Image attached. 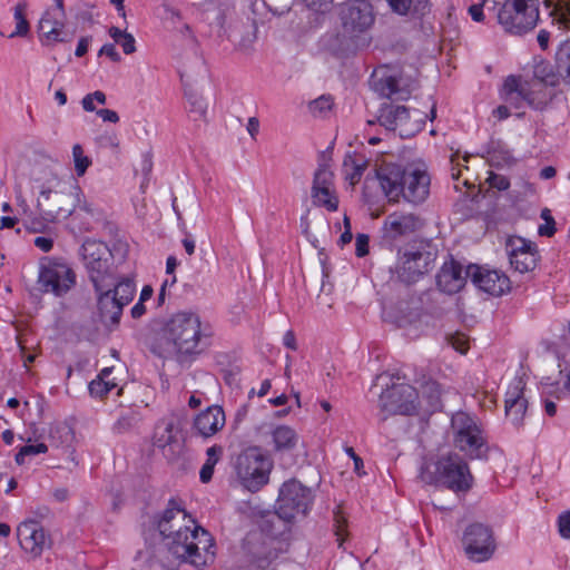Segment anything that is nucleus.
Instances as JSON below:
<instances>
[{"label": "nucleus", "instance_id": "obj_1", "mask_svg": "<svg viewBox=\"0 0 570 570\" xmlns=\"http://www.w3.org/2000/svg\"><path fill=\"white\" fill-rule=\"evenodd\" d=\"M157 528L165 540L168 553L160 560L165 570H177L181 562L197 569L214 562L213 537L176 503L170 502L164 510L157 520Z\"/></svg>", "mask_w": 570, "mask_h": 570}, {"label": "nucleus", "instance_id": "obj_2", "mask_svg": "<svg viewBox=\"0 0 570 570\" xmlns=\"http://www.w3.org/2000/svg\"><path fill=\"white\" fill-rule=\"evenodd\" d=\"M311 490L296 480L283 484L278 497L277 514L264 521L263 525L250 530L243 542L248 561L262 570H274L285 550V543L272 532L274 520L291 522L304 517L311 505Z\"/></svg>", "mask_w": 570, "mask_h": 570}, {"label": "nucleus", "instance_id": "obj_3", "mask_svg": "<svg viewBox=\"0 0 570 570\" xmlns=\"http://www.w3.org/2000/svg\"><path fill=\"white\" fill-rule=\"evenodd\" d=\"M213 335L209 324L198 313L179 311L163 321L151 350L164 358L183 361L199 354L202 345Z\"/></svg>", "mask_w": 570, "mask_h": 570}, {"label": "nucleus", "instance_id": "obj_4", "mask_svg": "<svg viewBox=\"0 0 570 570\" xmlns=\"http://www.w3.org/2000/svg\"><path fill=\"white\" fill-rule=\"evenodd\" d=\"M375 177L389 204L417 205L429 197L431 178L422 165L403 166L383 160L375 166Z\"/></svg>", "mask_w": 570, "mask_h": 570}, {"label": "nucleus", "instance_id": "obj_5", "mask_svg": "<svg viewBox=\"0 0 570 570\" xmlns=\"http://www.w3.org/2000/svg\"><path fill=\"white\" fill-rule=\"evenodd\" d=\"M37 188L40 194L37 207L49 220L68 217L75 210L79 194L77 184L63 181L49 173Z\"/></svg>", "mask_w": 570, "mask_h": 570}, {"label": "nucleus", "instance_id": "obj_6", "mask_svg": "<svg viewBox=\"0 0 570 570\" xmlns=\"http://www.w3.org/2000/svg\"><path fill=\"white\" fill-rule=\"evenodd\" d=\"M420 478L428 484L444 485L455 492L469 490L473 480L468 464L454 453L425 463L421 468Z\"/></svg>", "mask_w": 570, "mask_h": 570}, {"label": "nucleus", "instance_id": "obj_7", "mask_svg": "<svg viewBox=\"0 0 570 570\" xmlns=\"http://www.w3.org/2000/svg\"><path fill=\"white\" fill-rule=\"evenodd\" d=\"M451 441L468 459H480L487 451V436L481 422L466 412H456L451 420Z\"/></svg>", "mask_w": 570, "mask_h": 570}, {"label": "nucleus", "instance_id": "obj_8", "mask_svg": "<svg viewBox=\"0 0 570 570\" xmlns=\"http://www.w3.org/2000/svg\"><path fill=\"white\" fill-rule=\"evenodd\" d=\"M80 258L95 291L114 285V255L106 243L87 239L81 245Z\"/></svg>", "mask_w": 570, "mask_h": 570}, {"label": "nucleus", "instance_id": "obj_9", "mask_svg": "<svg viewBox=\"0 0 570 570\" xmlns=\"http://www.w3.org/2000/svg\"><path fill=\"white\" fill-rule=\"evenodd\" d=\"M37 283L42 293L65 297L77 285V273L62 257H43L39 262Z\"/></svg>", "mask_w": 570, "mask_h": 570}, {"label": "nucleus", "instance_id": "obj_10", "mask_svg": "<svg viewBox=\"0 0 570 570\" xmlns=\"http://www.w3.org/2000/svg\"><path fill=\"white\" fill-rule=\"evenodd\" d=\"M272 463L259 446L245 449L236 459L235 471L242 485L250 492L268 482Z\"/></svg>", "mask_w": 570, "mask_h": 570}, {"label": "nucleus", "instance_id": "obj_11", "mask_svg": "<svg viewBox=\"0 0 570 570\" xmlns=\"http://www.w3.org/2000/svg\"><path fill=\"white\" fill-rule=\"evenodd\" d=\"M539 20L538 0H507L498 12L502 28L513 35L532 30Z\"/></svg>", "mask_w": 570, "mask_h": 570}, {"label": "nucleus", "instance_id": "obj_12", "mask_svg": "<svg viewBox=\"0 0 570 570\" xmlns=\"http://www.w3.org/2000/svg\"><path fill=\"white\" fill-rule=\"evenodd\" d=\"M379 121L389 130H397L401 137H411L421 130L424 115L416 109L411 111L404 106L385 104L380 110Z\"/></svg>", "mask_w": 570, "mask_h": 570}, {"label": "nucleus", "instance_id": "obj_13", "mask_svg": "<svg viewBox=\"0 0 570 570\" xmlns=\"http://www.w3.org/2000/svg\"><path fill=\"white\" fill-rule=\"evenodd\" d=\"M389 317L411 336H419L436 326V318L431 313L423 312L417 302L400 303Z\"/></svg>", "mask_w": 570, "mask_h": 570}, {"label": "nucleus", "instance_id": "obj_14", "mask_svg": "<svg viewBox=\"0 0 570 570\" xmlns=\"http://www.w3.org/2000/svg\"><path fill=\"white\" fill-rule=\"evenodd\" d=\"M462 546L468 558L474 562L488 561L495 551L492 530L483 523L469 524L462 535Z\"/></svg>", "mask_w": 570, "mask_h": 570}, {"label": "nucleus", "instance_id": "obj_15", "mask_svg": "<svg viewBox=\"0 0 570 570\" xmlns=\"http://www.w3.org/2000/svg\"><path fill=\"white\" fill-rule=\"evenodd\" d=\"M95 292L101 314L117 322L122 313L124 306L132 301L136 286L132 279L126 277L117 282L114 289L109 286Z\"/></svg>", "mask_w": 570, "mask_h": 570}, {"label": "nucleus", "instance_id": "obj_16", "mask_svg": "<svg viewBox=\"0 0 570 570\" xmlns=\"http://www.w3.org/2000/svg\"><path fill=\"white\" fill-rule=\"evenodd\" d=\"M264 442L276 455L291 454L303 445L297 430L287 424H265L258 428Z\"/></svg>", "mask_w": 570, "mask_h": 570}, {"label": "nucleus", "instance_id": "obj_17", "mask_svg": "<svg viewBox=\"0 0 570 570\" xmlns=\"http://www.w3.org/2000/svg\"><path fill=\"white\" fill-rule=\"evenodd\" d=\"M419 393L409 384L394 385L380 396L381 410L386 414H413L421 405Z\"/></svg>", "mask_w": 570, "mask_h": 570}, {"label": "nucleus", "instance_id": "obj_18", "mask_svg": "<svg viewBox=\"0 0 570 570\" xmlns=\"http://www.w3.org/2000/svg\"><path fill=\"white\" fill-rule=\"evenodd\" d=\"M153 445L169 460L177 458L184 446L181 430L173 419H164L157 423L153 434Z\"/></svg>", "mask_w": 570, "mask_h": 570}, {"label": "nucleus", "instance_id": "obj_19", "mask_svg": "<svg viewBox=\"0 0 570 570\" xmlns=\"http://www.w3.org/2000/svg\"><path fill=\"white\" fill-rule=\"evenodd\" d=\"M341 18L344 31L356 36L372 27L374 22L373 8L366 0H354L345 4Z\"/></svg>", "mask_w": 570, "mask_h": 570}, {"label": "nucleus", "instance_id": "obj_20", "mask_svg": "<svg viewBox=\"0 0 570 570\" xmlns=\"http://www.w3.org/2000/svg\"><path fill=\"white\" fill-rule=\"evenodd\" d=\"M20 548L30 558H39L50 547V538L43 527L36 520H26L17 528Z\"/></svg>", "mask_w": 570, "mask_h": 570}, {"label": "nucleus", "instance_id": "obj_21", "mask_svg": "<svg viewBox=\"0 0 570 570\" xmlns=\"http://www.w3.org/2000/svg\"><path fill=\"white\" fill-rule=\"evenodd\" d=\"M333 177V173L326 165H320L314 174L311 194L314 205L325 207L330 212H335L338 207Z\"/></svg>", "mask_w": 570, "mask_h": 570}, {"label": "nucleus", "instance_id": "obj_22", "mask_svg": "<svg viewBox=\"0 0 570 570\" xmlns=\"http://www.w3.org/2000/svg\"><path fill=\"white\" fill-rule=\"evenodd\" d=\"M468 274L472 283L482 292L501 296L509 292L510 281L505 274L497 269H489L487 267L470 265Z\"/></svg>", "mask_w": 570, "mask_h": 570}, {"label": "nucleus", "instance_id": "obj_23", "mask_svg": "<svg viewBox=\"0 0 570 570\" xmlns=\"http://www.w3.org/2000/svg\"><path fill=\"white\" fill-rule=\"evenodd\" d=\"M373 87L381 96L389 99H407L414 88L413 81L403 79L402 76L389 70H379L373 76Z\"/></svg>", "mask_w": 570, "mask_h": 570}, {"label": "nucleus", "instance_id": "obj_24", "mask_svg": "<svg viewBox=\"0 0 570 570\" xmlns=\"http://www.w3.org/2000/svg\"><path fill=\"white\" fill-rule=\"evenodd\" d=\"M420 227V219L416 215L406 212H394L389 214L382 226V238L385 242H393L413 234Z\"/></svg>", "mask_w": 570, "mask_h": 570}, {"label": "nucleus", "instance_id": "obj_25", "mask_svg": "<svg viewBox=\"0 0 570 570\" xmlns=\"http://www.w3.org/2000/svg\"><path fill=\"white\" fill-rule=\"evenodd\" d=\"M508 250L512 267L520 272L527 273L537 266L538 250L534 244L521 238L513 237L509 239Z\"/></svg>", "mask_w": 570, "mask_h": 570}, {"label": "nucleus", "instance_id": "obj_26", "mask_svg": "<svg viewBox=\"0 0 570 570\" xmlns=\"http://www.w3.org/2000/svg\"><path fill=\"white\" fill-rule=\"evenodd\" d=\"M468 277V268L464 269L460 263L450 259L443 263L436 274V285L441 292L452 295L465 286Z\"/></svg>", "mask_w": 570, "mask_h": 570}, {"label": "nucleus", "instance_id": "obj_27", "mask_svg": "<svg viewBox=\"0 0 570 570\" xmlns=\"http://www.w3.org/2000/svg\"><path fill=\"white\" fill-rule=\"evenodd\" d=\"M426 268V257L421 252H404L399 256L395 273L402 282L414 283Z\"/></svg>", "mask_w": 570, "mask_h": 570}, {"label": "nucleus", "instance_id": "obj_28", "mask_svg": "<svg viewBox=\"0 0 570 570\" xmlns=\"http://www.w3.org/2000/svg\"><path fill=\"white\" fill-rule=\"evenodd\" d=\"M524 87L525 79L515 76L508 77L500 90L501 99L517 110L522 109L524 106H529V102H533L534 99L529 98V94Z\"/></svg>", "mask_w": 570, "mask_h": 570}, {"label": "nucleus", "instance_id": "obj_29", "mask_svg": "<svg viewBox=\"0 0 570 570\" xmlns=\"http://www.w3.org/2000/svg\"><path fill=\"white\" fill-rule=\"evenodd\" d=\"M226 423L225 413L220 406L214 405L200 412L194 421L197 432L204 438H210L220 431Z\"/></svg>", "mask_w": 570, "mask_h": 570}, {"label": "nucleus", "instance_id": "obj_30", "mask_svg": "<svg viewBox=\"0 0 570 570\" xmlns=\"http://www.w3.org/2000/svg\"><path fill=\"white\" fill-rule=\"evenodd\" d=\"M65 18L46 12L39 22L40 40L46 46L68 41V35L63 30Z\"/></svg>", "mask_w": 570, "mask_h": 570}, {"label": "nucleus", "instance_id": "obj_31", "mask_svg": "<svg viewBox=\"0 0 570 570\" xmlns=\"http://www.w3.org/2000/svg\"><path fill=\"white\" fill-rule=\"evenodd\" d=\"M366 167L367 161L363 157L347 155L343 163L345 178L351 185L357 184Z\"/></svg>", "mask_w": 570, "mask_h": 570}, {"label": "nucleus", "instance_id": "obj_32", "mask_svg": "<svg viewBox=\"0 0 570 570\" xmlns=\"http://www.w3.org/2000/svg\"><path fill=\"white\" fill-rule=\"evenodd\" d=\"M141 420V416L139 412L135 410H126L121 412L117 421L112 425V431L116 434H125L134 431L139 422Z\"/></svg>", "mask_w": 570, "mask_h": 570}, {"label": "nucleus", "instance_id": "obj_33", "mask_svg": "<svg viewBox=\"0 0 570 570\" xmlns=\"http://www.w3.org/2000/svg\"><path fill=\"white\" fill-rule=\"evenodd\" d=\"M387 2L399 14H423L428 8V0H387Z\"/></svg>", "mask_w": 570, "mask_h": 570}, {"label": "nucleus", "instance_id": "obj_34", "mask_svg": "<svg viewBox=\"0 0 570 570\" xmlns=\"http://www.w3.org/2000/svg\"><path fill=\"white\" fill-rule=\"evenodd\" d=\"M48 452V445L43 442H31V439H28L27 443L19 449L14 456V461L18 465H23L28 462V460L32 456L45 454Z\"/></svg>", "mask_w": 570, "mask_h": 570}, {"label": "nucleus", "instance_id": "obj_35", "mask_svg": "<svg viewBox=\"0 0 570 570\" xmlns=\"http://www.w3.org/2000/svg\"><path fill=\"white\" fill-rule=\"evenodd\" d=\"M534 79L544 86L556 87L561 81V71L557 73L549 63H539L534 68Z\"/></svg>", "mask_w": 570, "mask_h": 570}, {"label": "nucleus", "instance_id": "obj_36", "mask_svg": "<svg viewBox=\"0 0 570 570\" xmlns=\"http://www.w3.org/2000/svg\"><path fill=\"white\" fill-rule=\"evenodd\" d=\"M568 370L566 380L561 386L558 382H542V393L556 399H563L570 393V360L567 361Z\"/></svg>", "mask_w": 570, "mask_h": 570}, {"label": "nucleus", "instance_id": "obj_37", "mask_svg": "<svg viewBox=\"0 0 570 570\" xmlns=\"http://www.w3.org/2000/svg\"><path fill=\"white\" fill-rule=\"evenodd\" d=\"M544 85L539 82L535 79L532 80H525V90L528 91L529 98H533V102H529L530 107L533 108H541L543 107L548 101V95L544 89Z\"/></svg>", "mask_w": 570, "mask_h": 570}, {"label": "nucleus", "instance_id": "obj_38", "mask_svg": "<svg viewBox=\"0 0 570 570\" xmlns=\"http://www.w3.org/2000/svg\"><path fill=\"white\" fill-rule=\"evenodd\" d=\"M440 395L441 389L435 381L430 380L421 385V397L426 401L429 406L435 407L439 404Z\"/></svg>", "mask_w": 570, "mask_h": 570}, {"label": "nucleus", "instance_id": "obj_39", "mask_svg": "<svg viewBox=\"0 0 570 570\" xmlns=\"http://www.w3.org/2000/svg\"><path fill=\"white\" fill-rule=\"evenodd\" d=\"M186 98L189 105L188 111L198 116V118L204 119L207 114L208 104L205 98L194 91H189L186 94Z\"/></svg>", "mask_w": 570, "mask_h": 570}, {"label": "nucleus", "instance_id": "obj_40", "mask_svg": "<svg viewBox=\"0 0 570 570\" xmlns=\"http://www.w3.org/2000/svg\"><path fill=\"white\" fill-rule=\"evenodd\" d=\"M26 4H17L14 8L13 18L16 20V30L9 36L10 38L14 37H24L29 32V22L26 19Z\"/></svg>", "mask_w": 570, "mask_h": 570}, {"label": "nucleus", "instance_id": "obj_41", "mask_svg": "<svg viewBox=\"0 0 570 570\" xmlns=\"http://www.w3.org/2000/svg\"><path fill=\"white\" fill-rule=\"evenodd\" d=\"M110 374H111V368L106 367L100 372V374L98 375V377L96 380L90 382L89 392L92 396L102 397L104 395H106L108 393L107 379H108V376H110Z\"/></svg>", "mask_w": 570, "mask_h": 570}, {"label": "nucleus", "instance_id": "obj_42", "mask_svg": "<svg viewBox=\"0 0 570 570\" xmlns=\"http://www.w3.org/2000/svg\"><path fill=\"white\" fill-rule=\"evenodd\" d=\"M524 382L521 377H514L510 383L505 393V405L517 403L520 401H527L524 395Z\"/></svg>", "mask_w": 570, "mask_h": 570}, {"label": "nucleus", "instance_id": "obj_43", "mask_svg": "<svg viewBox=\"0 0 570 570\" xmlns=\"http://www.w3.org/2000/svg\"><path fill=\"white\" fill-rule=\"evenodd\" d=\"M553 19L563 28L570 29V0H556Z\"/></svg>", "mask_w": 570, "mask_h": 570}, {"label": "nucleus", "instance_id": "obj_44", "mask_svg": "<svg viewBox=\"0 0 570 570\" xmlns=\"http://www.w3.org/2000/svg\"><path fill=\"white\" fill-rule=\"evenodd\" d=\"M528 407V401L505 405V414L513 425L518 426L522 423Z\"/></svg>", "mask_w": 570, "mask_h": 570}, {"label": "nucleus", "instance_id": "obj_45", "mask_svg": "<svg viewBox=\"0 0 570 570\" xmlns=\"http://www.w3.org/2000/svg\"><path fill=\"white\" fill-rule=\"evenodd\" d=\"M72 158L77 175L79 177L85 175L86 170L91 165V160L83 154L82 147L78 144L72 147Z\"/></svg>", "mask_w": 570, "mask_h": 570}, {"label": "nucleus", "instance_id": "obj_46", "mask_svg": "<svg viewBox=\"0 0 570 570\" xmlns=\"http://www.w3.org/2000/svg\"><path fill=\"white\" fill-rule=\"evenodd\" d=\"M70 429L65 423H55L50 425L49 438L55 445H60L68 440Z\"/></svg>", "mask_w": 570, "mask_h": 570}, {"label": "nucleus", "instance_id": "obj_47", "mask_svg": "<svg viewBox=\"0 0 570 570\" xmlns=\"http://www.w3.org/2000/svg\"><path fill=\"white\" fill-rule=\"evenodd\" d=\"M106 100H107V97H106L105 92L97 90L92 94L86 95L81 99V106L88 112H92V111L97 112L95 102H98L99 105H105Z\"/></svg>", "mask_w": 570, "mask_h": 570}, {"label": "nucleus", "instance_id": "obj_48", "mask_svg": "<svg viewBox=\"0 0 570 570\" xmlns=\"http://www.w3.org/2000/svg\"><path fill=\"white\" fill-rule=\"evenodd\" d=\"M558 530L563 539H570V511L562 512L557 520Z\"/></svg>", "mask_w": 570, "mask_h": 570}, {"label": "nucleus", "instance_id": "obj_49", "mask_svg": "<svg viewBox=\"0 0 570 570\" xmlns=\"http://www.w3.org/2000/svg\"><path fill=\"white\" fill-rule=\"evenodd\" d=\"M449 342L451 346L461 354L466 353L469 350V340L463 334H456L451 336Z\"/></svg>", "mask_w": 570, "mask_h": 570}, {"label": "nucleus", "instance_id": "obj_50", "mask_svg": "<svg viewBox=\"0 0 570 570\" xmlns=\"http://www.w3.org/2000/svg\"><path fill=\"white\" fill-rule=\"evenodd\" d=\"M116 43H118L126 55H131L136 51V41L132 35L125 33Z\"/></svg>", "mask_w": 570, "mask_h": 570}, {"label": "nucleus", "instance_id": "obj_51", "mask_svg": "<svg viewBox=\"0 0 570 570\" xmlns=\"http://www.w3.org/2000/svg\"><path fill=\"white\" fill-rule=\"evenodd\" d=\"M222 453H223L222 446L214 445V446L208 448L207 453H206L207 459H206V462L204 463V465L214 469L216 463L219 461Z\"/></svg>", "mask_w": 570, "mask_h": 570}, {"label": "nucleus", "instance_id": "obj_52", "mask_svg": "<svg viewBox=\"0 0 570 570\" xmlns=\"http://www.w3.org/2000/svg\"><path fill=\"white\" fill-rule=\"evenodd\" d=\"M332 98L323 96L312 102V109L323 112L330 110L332 108Z\"/></svg>", "mask_w": 570, "mask_h": 570}, {"label": "nucleus", "instance_id": "obj_53", "mask_svg": "<svg viewBox=\"0 0 570 570\" xmlns=\"http://www.w3.org/2000/svg\"><path fill=\"white\" fill-rule=\"evenodd\" d=\"M356 255L362 257L368 253V237L364 234H360L356 237Z\"/></svg>", "mask_w": 570, "mask_h": 570}, {"label": "nucleus", "instance_id": "obj_54", "mask_svg": "<svg viewBox=\"0 0 570 570\" xmlns=\"http://www.w3.org/2000/svg\"><path fill=\"white\" fill-rule=\"evenodd\" d=\"M484 2H485V0H480V2L473 3L469 8V13H470L471 18L476 22H481L484 18V14H483Z\"/></svg>", "mask_w": 570, "mask_h": 570}, {"label": "nucleus", "instance_id": "obj_55", "mask_svg": "<svg viewBox=\"0 0 570 570\" xmlns=\"http://www.w3.org/2000/svg\"><path fill=\"white\" fill-rule=\"evenodd\" d=\"M36 247H38L43 253H48L53 247V240L50 237L39 236L33 240Z\"/></svg>", "mask_w": 570, "mask_h": 570}, {"label": "nucleus", "instance_id": "obj_56", "mask_svg": "<svg viewBox=\"0 0 570 570\" xmlns=\"http://www.w3.org/2000/svg\"><path fill=\"white\" fill-rule=\"evenodd\" d=\"M99 55L107 56L115 62L120 60V55L116 50V47L114 43L104 45L99 51Z\"/></svg>", "mask_w": 570, "mask_h": 570}, {"label": "nucleus", "instance_id": "obj_57", "mask_svg": "<svg viewBox=\"0 0 570 570\" xmlns=\"http://www.w3.org/2000/svg\"><path fill=\"white\" fill-rule=\"evenodd\" d=\"M97 115L102 119V121L116 124L119 121V116L115 110L111 109H99L97 110Z\"/></svg>", "mask_w": 570, "mask_h": 570}, {"label": "nucleus", "instance_id": "obj_58", "mask_svg": "<svg viewBox=\"0 0 570 570\" xmlns=\"http://www.w3.org/2000/svg\"><path fill=\"white\" fill-rule=\"evenodd\" d=\"M490 184L499 190H505L510 186L509 180L504 176L500 175H493L490 177Z\"/></svg>", "mask_w": 570, "mask_h": 570}, {"label": "nucleus", "instance_id": "obj_59", "mask_svg": "<svg viewBox=\"0 0 570 570\" xmlns=\"http://www.w3.org/2000/svg\"><path fill=\"white\" fill-rule=\"evenodd\" d=\"M560 62V70H561V78L562 82L570 87V58H566V61H559Z\"/></svg>", "mask_w": 570, "mask_h": 570}, {"label": "nucleus", "instance_id": "obj_60", "mask_svg": "<svg viewBox=\"0 0 570 570\" xmlns=\"http://www.w3.org/2000/svg\"><path fill=\"white\" fill-rule=\"evenodd\" d=\"M554 232H556L554 220L548 219L547 222H543V224L539 225V228H538V233L541 236L550 237L554 234Z\"/></svg>", "mask_w": 570, "mask_h": 570}, {"label": "nucleus", "instance_id": "obj_61", "mask_svg": "<svg viewBox=\"0 0 570 570\" xmlns=\"http://www.w3.org/2000/svg\"><path fill=\"white\" fill-rule=\"evenodd\" d=\"M509 107L510 106L507 105L505 102H504V105H500L499 107L493 109V111H492L493 117L497 118L498 120H504V119L509 118L511 115Z\"/></svg>", "mask_w": 570, "mask_h": 570}, {"label": "nucleus", "instance_id": "obj_62", "mask_svg": "<svg viewBox=\"0 0 570 570\" xmlns=\"http://www.w3.org/2000/svg\"><path fill=\"white\" fill-rule=\"evenodd\" d=\"M307 7L315 10H326L332 0H303Z\"/></svg>", "mask_w": 570, "mask_h": 570}, {"label": "nucleus", "instance_id": "obj_63", "mask_svg": "<svg viewBox=\"0 0 570 570\" xmlns=\"http://www.w3.org/2000/svg\"><path fill=\"white\" fill-rule=\"evenodd\" d=\"M283 344L292 351H295L297 348L296 338H295V334L293 333V331H287L284 334Z\"/></svg>", "mask_w": 570, "mask_h": 570}, {"label": "nucleus", "instance_id": "obj_64", "mask_svg": "<svg viewBox=\"0 0 570 570\" xmlns=\"http://www.w3.org/2000/svg\"><path fill=\"white\" fill-rule=\"evenodd\" d=\"M134 318H140L146 313L145 302L138 301L130 311Z\"/></svg>", "mask_w": 570, "mask_h": 570}]
</instances>
